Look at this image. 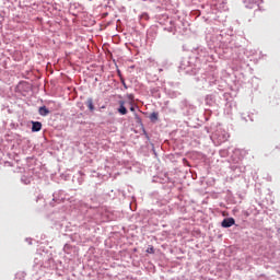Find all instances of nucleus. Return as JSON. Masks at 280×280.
Segmentation results:
<instances>
[{
  "label": "nucleus",
  "mask_w": 280,
  "mask_h": 280,
  "mask_svg": "<svg viewBox=\"0 0 280 280\" xmlns=\"http://www.w3.org/2000/svg\"><path fill=\"white\" fill-rule=\"evenodd\" d=\"M85 104H86L89 110H91V113H93V110H95V105H93V98H88Z\"/></svg>",
  "instance_id": "20e7f679"
},
{
  "label": "nucleus",
  "mask_w": 280,
  "mask_h": 280,
  "mask_svg": "<svg viewBox=\"0 0 280 280\" xmlns=\"http://www.w3.org/2000/svg\"><path fill=\"white\" fill-rule=\"evenodd\" d=\"M118 113H119L120 115H128V109L126 108V102L119 101Z\"/></svg>",
  "instance_id": "f03ea898"
},
{
  "label": "nucleus",
  "mask_w": 280,
  "mask_h": 280,
  "mask_svg": "<svg viewBox=\"0 0 280 280\" xmlns=\"http://www.w3.org/2000/svg\"><path fill=\"white\" fill-rule=\"evenodd\" d=\"M131 113H135V107H130Z\"/></svg>",
  "instance_id": "6e6552de"
},
{
  "label": "nucleus",
  "mask_w": 280,
  "mask_h": 280,
  "mask_svg": "<svg viewBox=\"0 0 280 280\" xmlns=\"http://www.w3.org/2000/svg\"><path fill=\"white\" fill-rule=\"evenodd\" d=\"M32 124V132H40L43 124L40 121H33Z\"/></svg>",
  "instance_id": "7ed1b4c3"
},
{
  "label": "nucleus",
  "mask_w": 280,
  "mask_h": 280,
  "mask_svg": "<svg viewBox=\"0 0 280 280\" xmlns=\"http://www.w3.org/2000/svg\"><path fill=\"white\" fill-rule=\"evenodd\" d=\"M150 119H151V121H159V113H152L151 115H150Z\"/></svg>",
  "instance_id": "423d86ee"
},
{
  "label": "nucleus",
  "mask_w": 280,
  "mask_h": 280,
  "mask_svg": "<svg viewBox=\"0 0 280 280\" xmlns=\"http://www.w3.org/2000/svg\"><path fill=\"white\" fill-rule=\"evenodd\" d=\"M147 253H154V247H149V248L147 249Z\"/></svg>",
  "instance_id": "0eeeda50"
},
{
  "label": "nucleus",
  "mask_w": 280,
  "mask_h": 280,
  "mask_svg": "<svg viewBox=\"0 0 280 280\" xmlns=\"http://www.w3.org/2000/svg\"><path fill=\"white\" fill-rule=\"evenodd\" d=\"M48 114H49V109H47L46 106L39 107V115H42V117H47Z\"/></svg>",
  "instance_id": "39448f33"
},
{
  "label": "nucleus",
  "mask_w": 280,
  "mask_h": 280,
  "mask_svg": "<svg viewBox=\"0 0 280 280\" xmlns=\"http://www.w3.org/2000/svg\"><path fill=\"white\" fill-rule=\"evenodd\" d=\"M234 224H235V219L228 218L222 221L221 226H223V229H231V226H233Z\"/></svg>",
  "instance_id": "f257e3e1"
}]
</instances>
